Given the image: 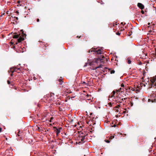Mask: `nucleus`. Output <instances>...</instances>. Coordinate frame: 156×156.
<instances>
[{
  "label": "nucleus",
  "mask_w": 156,
  "mask_h": 156,
  "mask_svg": "<svg viewBox=\"0 0 156 156\" xmlns=\"http://www.w3.org/2000/svg\"><path fill=\"white\" fill-rule=\"evenodd\" d=\"M20 32L22 33L21 36H20V34H15L13 35V38L17 39L19 37V36H20V37L19 38L17 39V42H16V43L15 44H18V43H20L22 41H23L24 39V37H26V34L24 33L23 30L22 29L20 30ZM14 34H16V33L15 32L14 33Z\"/></svg>",
  "instance_id": "f257e3e1"
},
{
  "label": "nucleus",
  "mask_w": 156,
  "mask_h": 156,
  "mask_svg": "<svg viewBox=\"0 0 156 156\" xmlns=\"http://www.w3.org/2000/svg\"><path fill=\"white\" fill-rule=\"evenodd\" d=\"M150 81L151 83L149 84L148 89L151 90V89L153 87L156 89V76L150 78Z\"/></svg>",
  "instance_id": "f03ea898"
},
{
  "label": "nucleus",
  "mask_w": 156,
  "mask_h": 156,
  "mask_svg": "<svg viewBox=\"0 0 156 156\" xmlns=\"http://www.w3.org/2000/svg\"><path fill=\"white\" fill-rule=\"evenodd\" d=\"M103 51V50L102 49H98V50H96V49L93 48L91 49L88 51V52L90 53V52H94L95 53L97 54H101L102 53V52Z\"/></svg>",
  "instance_id": "7ed1b4c3"
},
{
  "label": "nucleus",
  "mask_w": 156,
  "mask_h": 156,
  "mask_svg": "<svg viewBox=\"0 0 156 156\" xmlns=\"http://www.w3.org/2000/svg\"><path fill=\"white\" fill-rule=\"evenodd\" d=\"M104 57L103 55H100L98 58H96L95 59V62L96 63H98L99 61H100L101 62H102V60H103V58H104Z\"/></svg>",
  "instance_id": "20e7f679"
},
{
  "label": "nucleus",
  "mask_w": 156,
  "mask_h": 156,
  "mask_svg": "<svg viewBox=\"0 0 156 156\" xmlns=\"http://www.w3.org/2000/svg\"><path fill=\"white\" fill-rule=\"evenodd\" d=\"M53 128L54 129H55V131L56 132V135H57V136L58 135V134L60 133L61 130L62 129V128L61 127H60V128H59V129H57V128L56 127H53Z\"/></svg>",
  "instance_id": "39448f33"
},
{
  "label": "nucleus",
  "mask_w": 156,
  "mask_h": 156,
  "mask_svg": "<svg viewBox=\"0 0 156 156\" xmlns=\"http://www.w3.org/2000/svg\"><path fill=\"white\" fill-rule=\"evenodd\" d=\"M126 98H121L120 97L118 98L117 100L116 101L119 103H121L122 102V101H123V100H126Z\"/></svg>",
  "instance_id": "423d86ee"
},
{
  "label": "nucleus",
  "mask_w": 156,
  "mask_h": 156,
  "mask_svg": "<svg viewBox=\"0 0 156 156\" xmlns=\"http://www.w3.org/2000/svg\"><path fill=\"white\" fill-rule=\"evenodd\" d=\"M138 6L142 10L144 8V6L142 3H138L137 4Z\"/></svg>",
  "instance_id": "0eeeda50"
},
{
  "label": "nucleus",
  "mask_w": 156,
  "mask_h": 156,
  "mask_svg": "<svg viewBox=\"0 0 156 156\" xmlns=\"http://www.w3.org/2000/svg\"><path fill=\"white\" fill-rule=\"evenodd\" d=\"M86 135H85L84 136H82L81 135H80V137H81V141L83 142H84V140H85V136Z\"/></svg>",
  "instance_id": "6e6552de"
},
{
  "label": "nucleus",
  "mask_w": 156,
  "mask_h": 156,
  "mask_svg": "<svg viewBox=\"0 0 156 156\" xmlns=\"http://www.w3.org/2000/svg\"><path fill=\"white\" fill-rule=\"evenodd\" d=\"M58 83L59 84L61 85L62 84V83H63V81L62 80V77H61L60 78L58 79Z\"/></svg>",
  "instance_id": "1a4fd4ad"
},
{
  "label": "nucleus",
  "mask_w": 156,
  "mask_h": 156,
  "mask_svg": "<svg viewBox=\"0 0 156 156\" xmlns=\"http://www.w3.org/2000/svg\"><path fill=\"white\" fill-rule=\"evenodd\" d=\"M92 65V63L91 62H87L84 65V67H86L87 66V65L88 66H91Z\"/></svg>",
  "instance_id": "9d476101"
},
{
  "label": "nucleus",
  "mask_w": 156,
  "mask_h": 156,
  "mask_svg": "<svg viewBox=\"0 0 156 156\" xmlns=\"http://www.w3.org/2000/svg\"><path fill=\"white\" fill-rule=\"evenodd\" d=\"M42 48H43V49L44 50H42V52L44 54H45L46 52V51H45V50L46 49V46L44 45Z\"/></svg>",
  "instance_id": "9b49d317"
},
{
  "label": "nucleus",
  "mask_w": 156,
  "mask_h": 156,
  "mask_svg": "<svg viewBox=\"0 0 156 156\" xmlns=\"http://www.w3.org/2000/svg\"><path fill=\"white\" fill-rule=\"evenodd\" d=\"M7 83L8 84H10L11 83V85L12 86H13V85H14L13 83L12 82L11 83L10 82V81L9 80H8L7 81Z\"/></svg>",
  "instance_id": "f8f14e48"
},
{
  "label": "nucleus",
  "mask_w": 156,
  "mask_h": 156,
  "mask_svg": "<svg viewBox=\"0 0 156 156\" xmlns=\"http://www.w3.org/2000/svg\"><path fill=\"white\" fill-rule=\"evenodd\" d=\"M12 17H13V18H14L16 19L15 20H14L17 23V21L18 20V18L17 17H16L15 16L13 17L12 16Z\"/></svg>",
  "instance_id": "ddd939ff"
},
{
  "label": "nucleus",
  "mask_w": 156,
  "mask_h": 156,
  "mask_svg": "<svg viewBox=\"0 0 156 156\" xmlns=\"http://www.w3.org/2000/svg\"><path fill=\"white\" fill-rule=\"evenodd\" d=\"M115 94V91H112V95L111 97H113L114 96V95Z\"/></svg>",
  "instance_id": "4468645a"
},
{
  "label": "nucleus",
  "mask_w": 156,
  "mask_h": 156,
  "mask_svg": "<svg viewBox=\"0 0 156 156\" xmlns=\"http://www.w3.org/2000/svg\"><path fill=\"white\" fill-rule=\"evenodd\" d=\"M122 89V88H120L118 90H117V92H122V91L121 90Z\"/></svg>",
  "instance_id": "2eb2a0df"
},
{
  "label": "nucleus",
  "mask_w": 156,
  "mask_h": 156,
  "mask_svg": "<svg viewBox=\"0 0 156 156\" xmlns=\"http://www.w3.org/2000/svg\"><path fill=\"white\" fill-rule=\"evenodd\" d=\"M131 61L130 59H128L127 60V63L129 64H130L131 63Z\"/></svg>",
  "instance_id": "dca6fc26"
},
{
  "label": "nucleus",
  "mask_w": 156,
  "mask_h": 156,
  "mask_svg": "<svg viewBox=\"0 0 156 156\" xmlns=\"http://www.w3.org/2000/svg\"><path fill=\"white\" fill-rule=\"evenodd\" d=\"M115 73V71L114 70H111L110 72V73L111 74H113V73Z\"/></svg>",
  "instance_id": "f3484780"
},
{
  "label": "nucleus",
  "mask_w": 156,
  "mask_h": 156,
  "mask_svg": "<svg viewBox=\"0 0 156 156\" xmlns=\"http://www.w3.org/2000/svg\"><path fill=\"white\" fill-rule=\"evenodd\" d=\"M101 65H99V66H98L97 67H96V68H95V69H96L98 68H101Z\"/></svg>",
  "instance_id": "a211bd4d"
},
{
  "label": "nucleus",
  "mask_w": 156,
  "mask_h": 156,
  "mask_svg": "<svg viewBox=\"0 0 156 156\" xmlns=\"http://www.w3.org/2000/svg\"><path fill=\"white\" fill-rule=\"evenodd\" d=\"M114 136H112L109 138V139H112L113 138H114Z\"/></svg>",
  "instance_id": "6ab92c4d"
},
{
  "label": "nucleus",
  "mask_w": 156,
  "mask_h": 156,
  "mask_svg": "<svg viewBox=\"0 0 156 156\" xmlns=\"http://www.w3.org/2000/svg\"><path fill=\"white\" fill-rule=\"evenodd\" d=\"M12 69V68H11L9 70H8V72L9 73L10 72H11V71H12L11 70Z\"/></svg>",
  "instance_id": "aec40b11"
},
{
  "label": "nucleus",
  "mask_w": 156,
  "mask_h": 156,
  "mask_svg": "<svg viewBox=\"0 0 156 156\" xmlns=\"http://www.w3.org/2000/svg\"><path fill=\"white\" fill-rule=\"evenodd\" d=\"M120 106V105H118L116 106L115 107V108H119Z\"/></svg>",
  "instance_id": "412c9836"
},
{
  "label": "nucleus",
  "mask_w": 156,
  "mask_h": 156,
  "mask_svg": "<svg viewBox=\"0 0 156 156\" xmlns=\"http://www.w3.org/2000/svg\"><path fill=\"white\" fill-rule=\"evenodd\" d=\"M132 32L131 31H130V32H129L128 33V35L129 36H130L131 34H132Z\"/></svg>",
  "instance_id": "4be33fe9"
},
{
  "label": "nucleus",
  "mask_w": 156,
  "mask_h": 156,
  "mask_svg": "<svg viewBox=\"0 0 156 156\" xmlns=\"http://www.w3.org/2000/svg\"><path fill=\"white\" fill-rule=\"evenodd\" d=\"M116 34L117 35H119L120 34V33H119V32H118L116 33Z\"/></svg>",
  "instance_id": "5701e85b"
},
{
  "label": "nucleus",
  "mask_w": 156,
  "mask_h": 156,
  "mask_svg": "<svg viewBox=\"0 0 156 156\" xmlns=\"http://www.w3.org/2000/svg\"><path fill=\"white\" fill-rule=\"evenodd\" d=\"M105 141L107 143H109L110 142V141L108 140H105Z\"/></svg>",
  "instance_id": "b1692460"
},
{
  "label": "nucleus",
  "mask_w": 156,
  "mask_h": 156,
  "mask_svg": "<svg viewBox=\"0 0 156 156\" xmlns=\"http://www.w3.org/2000/svg\"><path fill=\"white\" fill-rule=\"evenodd\" d=\"M108 105L109 106H110V107H112V103L111 102L109 103H108Z\"/></svg>",
  "instance_id": "393cba45"
},
{
  "label": "nucleus",
  "mask_w": 156,
  "mask_h": 156,
  "mask_svg": "<svg viewBox=\"0 0 156 156\" xmlns=\"http://www.w3.org/2000/svg\"><path fill=\"white\" fill-rule=\"evenodd\" d=\"M12 69H13L14 70H17V68L16 67H13V68H12Z\"/></svg>",
  "instance_id": "a878e982"
},
{
  "label": "nucleus",
  "mask_w": 156,
  "mask_h": 156,
  "mask_svg": "<svg viewBox=\"0 0 156 156\" xmlns=\"http://www.w3.org/2000/svg\"><path fill=\"white\" fill-rule=\"evenodd\" d=\"M14 72H17V70H14L13 69V70H12V71H11V73H13Z\"/></svg>",
  "instance_id": "bb28decb"
},
{
  "label": "nucleus",
  "mask_w": 156,
  "mask_h": 156,
  "mask_svg": "<svg viewBox=\"0 0 156 156\" xmlns=\"http://www.w3.org/2000/svg\"><path fill=\"white\" fill-rule=\"evenodd\" d=\"M37 129L39 131V132H40L41 131V130H40V128L39 127H37Z\"/></svg>",
  "instance_id": "cd10ccee"
},
{
  "label": "nucleus",
  "mask_w": 156,
  "mask_h": 156,
  "mask_svg": "<svg viewBox=\"0 0 156 156\" xmlns=\"http://www.w3.org/2000/svg\"><path fill=\"white\" fill-rule=\"evenodd\" d=\"M141 12L142 14H144V11H143L142 10L141 11Z\"/></svg>",
  "instance_id": "c85d7f7f"
},
{
  "label": "nucleus",
  "mask_w": 156,
  "mask_h": 156,
  "mask_svg": "<svg viewBox=\"0 0 156 156\" xmlns=\"http://www.w3.org/2000/svg\"><path fill=\"white\" fill-rule=\"evenodd\" d=\"M121 86L122 87H124V84L123 83H122L121 85Z\"/></svg>",
  "instance_id": "c756f323"
},
{
  "label": "nucleus",
  "mask_w": 156,
  "mask_h": 156,
  "mask_svg": "<svg viewBox=\"0 0 156 156\" xmlns=\"http://www.w3.org/2000/svg\"><path fill=\"white\" fill-rule=\"evenodd\" d=\"M81 37V36H77V37L78 38H80Z\"/></svg>",
  "instance_id": "7c9ffc66"
},
{
  "label": "nucleus",
  "mask_w": 156,
  "mask_h": 156,
  "mask_svg": "<svg viewBox=\"0 0 156 156\" xmlns=\"http://www.w3.org/2000/svg\"><path fill=\"white\" fill-rule=\"evenodd\" d=\"M121 24L122 25H124L125 24H126V23H124V24H123V22H121Z\"/></svg>",
  "instance_id": "2f4dec72"
},
{
  "label": "nucleus",
  "mask_w": 156,
  "mask_h": 156,
  "mask_svg": "<svg viewBox=\"0 0 156 156\" xmlns=\"http://www.w3.org/2000/svg\"><path fill=\"white\" fill-rule=\"evenodd\" d=\"M2 129L0 127V132H1L2 131Z\"/></svg>",
  "instance_id": "473e14b6"
},
{
  "label": "nucleus",
  "mask_w": 156,
  "mask_h": 156,
  "mask_svg": "<svg viewBox=\"0 0 156 156\" xmlns=\"http://www.w3.org/2000/svg\"><path fill=\"white\" fill-rule=\"evenodd\" d=\"M5 14V13H3L2 14V15H1V16H2L3 15H4V14Z\"/></svg>",
  "instance_id": "72a5a7b5"
},
{
  "label": "nucleus",
  "mask_w": 156,
  "mask_h": 156,
  "mask_svg": "<svg viewBox=\"0 0 156 156\" xmlns=\"http://www.w3.org/2000/svg\"><path fill=\"white\" fill-rule=\"evenodd\" d=\"M116 126V125L115 124L113 125V127H115Z\"/></svg>",
  "instance_id": "f704fd0d"
},
{
  "label": "nucleus",
  "mask_w": 156,
  "mask_h": 156,
  "mask_svg": "<svg viewBox=\"0 0 156 156\" xmlns=\"http://www.w3.org/2000/svg\"><path fill=\"white\" fill-rule=\"evenodd\" d=\"M39 19H37V22H39Z\"/></svg>",
  "instance_id": "c9c22d12"
},
{
  "label": "nucleus",
  "mask_w": 156,
  "mask_h": 156,
  "mask_svg": "<svg viewBox=\"0 0 156 156\" xmlns=\"http://www.w3.org/2000/svg\"><path fill=\"white\" fill-rule=\"evenodd\" d=\"M10 76H13V73H12L10 74Z\"/></svg>",
  "instance_id": "e433bc0d"
},
{
  "label": "nucleus",
  "mask_w": 156,
  "mask_h": 156,
  "mask_svg": "<svg viewBox=\"0 0 156 156\" xmlns=\"http://www.w3.org/2000/svg\"><path fill=\"white\" fill-rule=\"evenodd\" d=\"M93 129V127L91 128V130H94Z\"/></svg>",
  "instance_id": "4c0bfd02"
},
{
  "label": "nucleus",
  "mask_w": 156,
  "mask_h": 156,
  "mask_svg": "<svg viewBox=\"0 0 156 156\" xmlns=\"http://www.w3.org/2000/svg\"><path fill=\"white\" fill-rule=\"evenodd\" d=\"M142 63L141 62H140V63L139 64L140 65H142Z\"/></svg>",
  "instance_id": "58836bf2"
},
{
  "label": "nucleus",
  "mask_w": 156,
  "mask_h": 156,
  "mask_svg": "<svg viewBox=\"0 0 156 156\" xmlns=\"http://www.w3.org/2000/svg\"><path fill=\"white\" fill-rule=\"evenodd\" d=\"M16 13H18V14H19V12H18V11H16Z\"/></svg>",
  "instance_id": "ea45409f"
},
{
  "label": "nucleus",
  "mask_w": 156,
  "mask_h": 156,
  "mask_svg": "<svg viewBox=\"0 0 156 156\" xmlns=\"http://www.w3.org/2000/svg\"><path fill=\"white\" fill-rule=\"evenodd\" d=\"M116 112H119V110H116Z\"/></svg>",
  "instance_id": "a19ab883"
},
{
  "label": "nucleus",
  "mask_w": 156,
  "mask_h": 156,
  "mask_svg": "<svg viewBox=\"0 0 156 156\" xmlns=\"http://www.w3.org/2000/svg\"><path fill=\"white\" fill-rule=\"evenodd\" d=\"M155 55L156 56V49L155 50Z\"/></svg>",
  "instance_id": "79ce46f5"
},
{
  "label": "nucleus",
  "mask_w": 156,
  "mask_h": 156,
  "mask_svg": "<svg viewBox=\"0 0 156 156\" xmlns=\"http://www.w3.org/2000/svg\"><path fill=\"white\" fill-rule=\"evenodd\" d=\"M11 44H13V42H12V41H11Z\"/></svg>",
  "instance_id": "37998d69"
},
{
  "label": "nucleus",
  "mask_w": 156,
  "mask_h": 156,
  "mask_svg": "<svg viewBox=\"0 0 156 156\" xmlns=\"http://www.w3.org/2000/svg\"><path fill=\"white\" fill-rule=\"evenodd\" d=\"M150 23H148V25H150Z\"/></svg>",
  "instance_id": "c03bdc74"
},
{
  "label": "nucleus",
  "mask_w": 156,
  "mask_h": 156,
  "mask_svg": "<svg viewBox=\"0 0 156 156\" xmlns=\"http://www.w3.org/2000/svg\"><path fill=\"white\" fill-rule=\"evenodd\" d=\"M131 105L132 106L133 105V103H131Z\"/></svg>",
  "instance_id": "a18cd8bd"
},
{
  "label": "nucleus",
  "mask_w": 156,
  "mask_h": 156,
  "mask_svg": "<svg viewBox=\"0 0 156 156\" xmlns=\"http://www.w3.org/2000/svg\"><path fill=\"white\" fill-rule=\"evenodd\" d=\"M20 69V68H17V70H19Z\"/></svg>",
  "instance_id": "49530a36"
},
{
  "label": "nucleus",
  "mask_w": 156,
  "mask_h": 156,
  "mask_svg": "<svg viewBox=\"0 0 156 156\" xmlns=\"http://www.w3.org/2000/svg\"><path fill=\"white\" fill-rule=\"evenodd\" d=\"M92 131H90V133H92Z\"/></svg>",
  "instance_id": "de8ad7c7"
},
{
  "label": "nucleus",
  "mask_w": 156,
  "mask_h": 156,
  "mask_svg": "<svg viewBox=\"0 0 156 156\" xmlns=\"http://www.w3.org/2000/svg\"><path fill=\"white\" fill-rule=\"evenodd\" d=\"M83 83H85V82H83Z\"/></svg>",
  "instance_id": "09e8293b"
},
{
  "label": "nucleus",
  "mask_w": 156,
  "mask_h": 156,
  "mask_svg": "<svg viewBox=\"0 0 156 156\" xmlns=\"http://www.w3.org/2000/svg\"><path fill=\"white\" fill-rule=\"evenodd\" d=\"M92 113H90V115H92Z\"/></svg>",
  "instance_id": "8fccbe9b"
},
{
  "label": "nucleus",
  "mask_w": 156,
  "mask_h": 156,
  "mask_svg": "<svg viewBox=\"0 0 156 156\" xmlns=\"http://www.w3.org/2000/svg\"><path fill=\"white\" fill-rule=\"evenodd\" d=\"M81 143V142H79V143Z\"/></svg>",
  "instance_id": "3c124183"
}]
</instances>
